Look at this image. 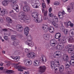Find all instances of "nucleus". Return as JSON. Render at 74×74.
Here are the masks:
<instances>
[{
    "instance_id": "obj_26",
    "label": "nucleus",
    "mask_w": 74,
    "mask_h": 74,
    "mask_svg": "<svg viewBox=\"0 0 74 74\" xmlns=\"http://www.w3.org/2000/svg\"><path fill=\"white\" fill-rule=\"evenodd\" d=\"M69 42H73L74 41V38L73 37H69L68 39Z\"/></svg>"
},
{
    "instance_id": "obj_23",
    "label": "nucleus",
    "mask_w": 74,
    "mask_h": 74,
    "mask_svg": "<svg viewBox=\"0 0 74 74\" xmlns=\"http://www.w3.org/2000/svg\"><path fill=\"white\" fill-rule=\"evenodd\" d=\"M8 0H5L3 1L2 2V4L3 5H7V4H8L7 2H8Z\"/></svg>"
},
{
    "instance_id": "obj_7",
    "label": "nucleus",
    "mask_w": 74,
    "mask_h": 74,
    "mask_svg": "<svg viewBox=\"0 0 74 74\" xmlns=\"http://www.w3.org/2000/svg\"><path fill=\"white\" fill-rule=\"evenodd\" d=\"M50 44L52 47H55L58 44L57 41L55 39H53L51 40L50 41Z\"/></svg>"
},
{
    "instance_id": "obj_49",
    "label": "nucleus",
    "mask_w": 74,
    "mask_h": 74,
    "mask_svg": "<svg viewBox=\"0 0 74 74\" xmlns=\"http://www.w3.org/2000/svg\"><path fill=\"white\" fill-rule=\"evenodd\" d=\"M42 5L43 8H45V5L44 3H42Z\"/></svg>"
},
{
    "instance_id": "obj_34",
    "label": "nucleus",
    "mask_w": 74,
    "mask_h": 74,
    "mask_svg": "<svg viewBox=\"0 0 74 74\" xmlns=\"http://www.w3.org/2000/svg\"><path fill=\"white\" fill-rule=\"evenodd\" d=\"M5 12V10L3 9L1 11V14H2V15H4Z\"/></svg>"
},
{
    "instance_id": "obj_14",
    "label": "nucleus",
    "mask_w": 74,
    "mask_h": 74,
    "mask_svg": "<svg viewBox=\"0 0 74 74\" xmlns=\"http://www.w3.org/2000/svg\"><path fill=\"white\" fill-rule=\"evenodd\" d=\"M51 67L52 69H55V67H56V64L55 63V62L53 61H51Z\"/></svg>"
},
{
    "instance_id": "obj_56",
    "label": "nucleus",
    "mask_w": 74,
    "mask_h": 74,
    "mask_svg": "<svg viewBox=\"0 0 74 74\" xmlns=\"http://www.w3.org/2000/svg\"><path fill=\"white\" fill-rule=\"evenodd\" d=\"M71 23V22L69 21V22H68L67 24V26H70V24Z\"/></svg>"
},
{
    "instance_id": "obj_3",
    "label": "nucleus",
    "mask_w": 74,
    "mask_h": 74,
    "mask_svg": "<svg viewBox=\"0 0 74 74\" xmlns=\"http://www.w3.org/2000/svg\"><path fill=\"white\" fill-rule=\"evenodd\" d=\"M19 64V63H18V64H14V67L16 68V69L18 68V71H23V70H25L26 69V68L24 67L21 66H19L18 65ZM23 69V70H22Z\"/></svg>"
},
{
    "instance_id": "obj_29",
    "label": "nucleus",
    "mask_w": 74,
    "mask_h": 74,
    "mask_svg": "<svg viewBox=\"0 0 74 74\" xmlns=\"http://www.w3.org/2000/svg\"><path fill=\"white\" fill-rule=\"evenodd\" d=\"M6 20L7 21H8V22L9 23H12V20H11V19L10 18H7Z\"/></svg>"
},
{
    "instance_id": "obj_16",
    "label": "nucleus",
    "mask_w": 74,
    "mask_h": 74,
    "mask_svg": "<svg viewBox=\"0 0 74 74\" xmlns=\"http://www.w3.org/2000/svg\"><path fill=\"white\" fill-rule=\"evenodd\" d=\"M48 30H49V32L51 33H54V32H55L54 28L52 26H50Z\"/></svg>"
},
{
    "instance_id": "obj_2",
    "label": "nucleus",
    "mask_w": 74,
    "mask_h": 74,
    "mask_svg": "<svg viewBox=\"0 0 74 74\" xmlns=\"http://www.w3.org/2000/svg\"><path fill=\"white\" fill-rule=\"evenodd\" d=\"M27 39L28 40L25 42V44L26 45H29V47H33L34 46V42L31 41L32 40V37L30 36H28L27 37Z\"/></svg>"
},
{
    "instance_id": "obj_48",
    "label": "nucleus",
    "mask_w": 74,
    "mask_h": 74,
    "mask_svg": "<svg viewBox=\"0 0 74 74\" xmlns=\"http://www.w3.org/2000/svg\"><path fill=\"white\" fill-rule=\"evenodd\" d=\"M59 55H59V54L56 53H55L54 54V56H59Z\"/></svg>"
},
{
    "instance_id": "obj_13",
    "label": "nucleus",
    "mask_w": 74,
    "mask_h": 74,
    "mask_svg": "<svg viewBox=\"0 0 74 74\" xmlns=\"http://www.w3.org/2000/svg\"><path fill=\"white\" fill-rule=\"evenodd\" d=\"M22 21L23 22H25L27 23H29L30 21H31V19L27 17L26 18H24Z\"/></svg>"
},
{
    "instance_id": "obj_32",
    "label": "nucleus",
    "mask_w": 74,
    "mask_h": 74,
    "mask_svg": "<svg viewBox=\"0 0 74 74\" xmlns=\"http://www.w3.org/2000/svg\"><path fill=\"white\" fill-rule=\"evenodd\" d=\"M52 24L55 26V27H58V25H57L56 23L54 21L52 22Z\"/></svg>"
},
{
    "instance_id": "obj_12",
    "label": "nucleus",
    "mask_w": 74,
    "mask_h": 74,
    "mask_svg": "<svg viewBox=\"0 0 74 74\" xmlns=\"http://www.w3.org/2000/svg\"><path fill=\"white\" fill-rule=\"evenodd\" d=\"M18 8L19 6L17 4H14L13 5V8L14 10H16V11L17 12H19V10L18 9Z\"/></svg>"
},
{
    "instance_id": "obj_21",
    "label": "nucleus",
    "mask_w": 74,
    "mask_h": 74,
    "mask_svg": "<svg viewBox=\"0 0 74 74\" xmlns=\"http://www.w3.org/2000/svg\"><path fill=\"white\" fill-rule=\"evenodd\" d=\"M56 49H57L61 50V49H63V46H62V45L58 44L56 47Z\"/></svg>"
},
{
    "instance_id": "obj_40",
    "label": "nucleus",
    "mask_w": 74,
    "mask_h": 74,
    "mask_svg": "<svg viewBox=\"0 0 74 74\" xmlns=\"http://www.w3.org/2000/svg\"><path fill=\"white\" fill-rule=\"evenodd\" d=\"M74 6V3L72 2L71 3V6L72 7V9H73V7Z\"/></svg>"
},
{
    "instance_id": "obj_39",
    "label": "nucleus",
    "mask_w": 74,
    "mask_h": 74,
    "mask_svg": "<svg viewBox=\"0 0 74 74\" xmlns=\"http://www.w3.org/2000/svg\"><path fill=\"white\" fill-rule=\"evenodd\" d=\"M44 13V16H47V14H48V11L46 10Z\"/></svg>"
},
{
    "instance_id": "obj_11",
    "label": "nucleus",
    "mask_w": 74,
    "mask_h": 74,
    "mask_svg": "<svg viewBox=\"0 0 74 74\" xmlns=\"http://www.w3.org/2000/svg\"><path fill=\"white\" fill-rule=\"evenodd\" d=\"M19 14L21 17V20H22L23 19L25 18V13L23 12H20Z\"/></svg>"
},
{
    "instance_id": "obj_59",
    "label": "nucleus",
    "mask_w": 74,
    "mask_h": 74,
    "mask_svg": "<svg viewBox=\"0 0 74 74\" xmlns=\"http://www.w3.org/2000/svg\"><path fill=\"white\" fill-rule=\"evenodd\" d=\"M23 3L25 5H27V2H26V1L24 2Z\"/></svg>"
},
{
    "instance_id": "obj_41",
    "label": "nucleus",
    "mask_w": 74,
    "mask_h": 74,
    "mask_svg": "<svg viewBox=\"0 0 74 74\" xmlns=\"http://www.w3.org/2000/svg\"><path fill=\"white\" fill-rule=\"evenodd\" d=\"M58 16V17H59V18L60 19H62L63 18V14H62V15L60 16Z\"/></svg>"
},
{
    "instance_id": "obj_10",
    "label": "nucleus",
    "mask_w": 74,
    "mask_h": 74,
    "mask_svg": "<svg viewBox=\"0 0 74 74\" xmlns=\"http://www.w3.org/2000/svg\"><path fill=\"white\" fill-rule=\"evenodd\" d=\"M29 27H26L24 29V33L26 36H28V34H29Z\"/></svg>"
},
{
    "instance_id": "obj_63",
    "label": "nucleus",
    "mask_w": 74,
    "mask_h": 74,
    "mask_svg": "<svg viewBox=\"0 0 74 74\" xmlns=\"http://www.w3.org/2000/svg\"><path fill=\"white\" fill-rule=\"evenodd\" d=\"M72 56H71V58H74V53L72 54Z\"/></svg>"
},
{
    "instance_id": "obj_15",
    "label": "nucleus",
    "mask_w": 74,
    "mask_h": 74,
    "mask_svg": "<svg viewBox=\"0 0 74 74\" xmlns=\"http://www.w3.org/2000/svg\"><path fill=\"white\" fill-rule=\"evenodd\" d=\"M23 10L24 11H30V7L28 6H25L23 8Z\"/></svg>"
},
{
    "instance_id": "obj_19",
    "label": "nucleus",
    "mask_w": 74,
    "mask_h": 74,
    "mask_svg": "<svg viewBox=\"0 0 74 74\" xmlns=\"http://www.w3.org/2000/svg\"><path fill=\"white\" fill-rule=\"evenodd\" d=\"M19 44V41L18 40H15L13 42V45L15 47H16Z\"/></svg>"
},
{
    "instance_id": "obj_52",
    "label": "nucleus",
    "mask_w": 74,
    "mask_h": 74,
    "mask_svg": "<svg viewBox=\"0 0 74 74\" xmlns=\"http://www.w3.org/2000/svg\"><path fill=\"white\" fill-rule=\"evenodd\" d=\"M40 60H41V61H42V62H44V59L43 58V57H41L40 59Z\"/></svg>"
},
{
    "instance_id": "obj_53",
    "label": "nucleus",
    "mask_w": 74,
    "mask_h": 74,
    "mask_svg": "<svg viewBox=\"0 0 74 74\" xmlns=\"http://www.w3.org/2000/svg\"><path fill=\"white\" fill-rule=\"evenodd\" d=\"M67 10L69 12H71V10H70V8H68Z\"/></svg>"
},
{
    "instance_id": "obj_62",
    "label": "nucleus",
    "mask_w": 74,
    "mask_h": 74,
    "mask_svg": "<svg viewBox=\"0 0 74 74\" xmlns=\"http://www.w3.org/2000/svg\"><path fill=\"white\" fill-rule=\"evenodd\" d=\"M3 67H1L0 68V70H3Z\"/></svg>"
},
{
    "instance_id": "obj_35",
    "label": "nucleus",
    "mask_w": 74,
    "mask_h": 74,
    "mask_svg": "<svg viewBox=\"0 0 74 74\" xmlns=\"http://www.w3.org/2000/svg\"><path fill=\"white\" fill-rule=\"evenodd\" d=\"M61 41L62 43L64 44V43H66V40L64 38L62 39Z\"/></svg>"
},
{
    "instance_id": "obj_45",
    "label": "nucleus",
    "mask_w": 74,
    "mask_h": 74,
    "mask_svg": "<svg viewBox=\"0 0 74 74\" xmlns=\"http://www.w3.org/2000/svg\"><path fill=\"white\" fill-rule=\"evenodd\" d=\"M12 3L13 4H16V0H12Z\"/></svg>"
},
{
    "instance_id": "obj_57",
    "label": "nucleus",
    "mask_w": 74,
    "mask_h": 74,
    "mask_svg": "<svg viewBox=\"0 0 74 74\" xmlns=\"http://www.w3.org/2000/svg\"><path fill=\"white\" fill-rule=\"evenodd\" d=\"M2 30L3 31L7 32V30H8L7 29H2Z\"/></svg>"
},
{
    "instance_id": "obj_4",
    "label": "nucleus",
    "mask_w": 74,
    "mask_h": 74,
    "mask_svg": "<svg viewBox=\"0 0 74 74\" xmlns=\"http://www.w3.org/2000/svg\"><path fill=\"white\" fill-rule=\"evenodd\" d=\"M27 56L29 58H31V59H34L36 57V53L33 52H31L28 53L27 55Z\"/></svg>"
},
{
    "instance_id": "obj_43",
    "label": "nucleus",
    "mask_w": 74,
    "mask_h": 74,
    "mask_svg": "<svg viewBox=\"0 0 74 74\" xmlns=\"http://www.w3.org/2000/svg\"><path fill=\"white\" fill-rule=\"evenodd\" d=\"M54 22H58V18H54Z\"/></svg>"
},
{
    "instance_id": "obj_54",
    "label": "nucleus",
    "mask_w": 74,
    "mask_h": 74,
    "mask_svg": "<svg viewBox=\"0 0 74 74\" xmlns=\"http://www.w3.org/2000/svg\"><path fill=\"white\" fill-rule=\"evenodd\" d=\"M52 8H50L49 9V12H51V11H52Z\"/></svg>"
},
{
    "instance_id": "obj_25",
    "label": "nucleus",
    "mask_w": 74,
    "mask_h": 74,
    "mask_svg": "<svg viewBox=\"0 0 74 74\" xmlns=\"http://www.w3.org/2000/svg\"><path fill=\"white\" fill-rule=\"evenodd\" d=\"M14 72L12 70H7L5 71V73H7L8 74H11V73H12Z\"/></svg>"
},
{
    "instance_id": "obj_6",
    "label": "nucleus",
    "mask_w": 74,
    "mask_h": 74,
    "mask_svg": "<svg viewBox=\"0 0 74 74\" xmlns=\"http://www.w3.org/2000/svg\"><path fill=\"white\" fill-rule=\"evenodd\" d=\"M63 60L64 62H66V63H69L70 64V60L67 55H65L63 56Z\"/></svg>"
},
{
    "instance_id": "obj_8",
    "label": "nucleus",
    "mask_w": 74,
    "mask_h": 74,
    "mask_svg": "<svg viewBox=\"0 0 74 74\" xmlns=\"http://www.w3.org/2000/svg\"><path fill=\"white\" fill-rule=\"evenodd\" d=\"M32 64V61L30 60H26L25 62V64L27 66H30Z\"/></svg>"
},
{
    "instance_id": "obj_42",
    "label": "nucleus",
    "mask_w": 74,
    "mask_h": 74,
    "mask_svg": "<svg viewBox=\"0 0 74 74\" xmlns=\"http://www.w3.org/2000/svg\"><path fill=\"white\" fill-rule=\"evenodd\" d=\"M69 64V63H66L67 64H65V66L66 68H69V67H70V65Z\"/></svg>"
},
{
    "instance_id": "obj_64",
    "label": "nucleus",
    "mask_w": 74,
    "mask_h": 74,
    "mask_svg": "<svg viewBox=\"0 0 74 74\" xmlns=\"http://www.w3.org/2000/svg\"><path fill=\"white\" fill-rule=\"evenodd\" d=\"M24 74H29V73L28 72H25Z\"/></svg>"
},
{
    "instance_id": "obj_44",
    "label": "nucleus",
    "mask_w": 74,
    "mask_h": 74,
    "mask_svg": "<svg viewBox=\"0 0 74 74\" xmlns=\"http://www.w3.org/2000/svg\"><path fill=\"white\" fill-rule=\"evenodd\" d=\"M55 53H56L57 54H58L59 55H60V54L61 53H60V52L59 51H56L55 52Z\"/></svg>"
},
{
    "instance_id": "obj_5",
    "label": "nucleus",
    "mask_w": 74,
    "mask_h": 74,
    "mask_svg": "<svg viewBox=\"0 0 74 74\" xmlns=\"http://www.w3.org/2000/svg\"><path fill=\"white\" fill-rule=\"evenodd\" d=\"M16 29L17 32H22L23 30V28L21 25H18L16 26Z\"/></svg>"
},
{
    "instance_id": "obj_58",
    "label": "nucleus",
    "mask_w": 74,
    "mask_h": 74,
    "mask_svg": "<svg viewBox=\"0 0 74 74\" xmlns=\"http://www.w3.org/2000/svg\"><path fill=\"white\" fill-rule=\"evenodd\" d=\"M47 2L48 4H49L50 3V0H47Z\"/></svg>"
},
{
    "instance_id": "obj_22",
    "label": "nucleus",
    "mask_w": 74,
    "mask_h": 74,
    "mask_svg": "<svg viewBox=\"0 0 74 74\" xmlns=\"http://www.w3.org/2000/svg\"><path fill=\"white\" fill-rule=\"evenodd\" d=\"M34 64L35 66H40V62L37 61H35L34 62Z\"/></svg>"
},
{
    "instance_id": "obj_51",
    "label": "nucleus",
    "mask_w": 74,
    "mask_h": 74,
    "mask_svg": "<svg viewBox=\"0 0 74 74\" xmlns=\"http://www.w3.org/2000/svg\"><path fill=\"white\" fill-rule=\"evenodd\" d=\"M47 16H44V20H46L48 19V17H47Z\"/></svg>"
},
{
    "instance_id": "obj_46",
    "label": "nucleus",
    "mask_w": 74,
    "mask_h": 74,
    "mask_svg": "<svg viewBox=\"0 0 74 74\" xmlns=\"http://www.w3.org/2000/svg\"><path fill=\"white\" fill-rule=\"evenodd\" d=\"M54 4L55 5H58L59 4V3L58 1H56L55 2Z\"/></svg>"
},
{
    "instance_id": "obj_28",
    "label": "nucleus",
    "mask_w": 74,
    "mask_h": 74,
    "mask_svg": "<svg viewBox=\"0 0 74 74\" xmlns=\"http://www.w3.org/2000/svg\"><path fill=\"white\" fill-rule=\"evenodd\" d=\"M64 11H63L62 12H61V11L59 12L58 13V16H60V15H64Z\"/></svg>"
},
{
    "instance_id": "obj_24",
    "label": "nucleus",
    "mask_w": 74,
    "mask_h": 74,
    "mask_svg": "<svg viewBox=\"0 0 74 74\" xmlns=\"http://www.w3.org/2000/svg\"><path fill=\"white\" fill-rule=\"evenodd\" d=\"M32 6H33L34 8H38V5H37V3L34 4V3H32Z\"/></svg>"
},
{
    "instance_id": "obj_31",
    "label": "nucleus",
    "mask_w": 74,
    "mask_h": 74,
    "mask_svg": "<svg viewBox=\"0 0 74 74\" xmlns=\"http://www.w3.org/2000/svg\"><path fill=\"white\" fill-rule=\"evenodd\" d=\"M15 37H16V36L14 35H12L11 36V39L12 40H16V38Z\"/></svg>"
},
{
    "instance_id": "obj_9",
    "label": "nucleus",
    "mask_w": 74,
    "mask_h": 74,
    "mask_svg": "<svg viewBox=\"0 0 74 74\" xmlns=\"http://www.w3.org/2000/svg\"><path fill=\"white\" fill-rule=\"evenodd\" d=\"M46 70V67L45 66H40L39 68V70L40 72L41 73L45 72Z\"/></svg>"
},
{
    "instance_id": "obj_37",
    "label": "nucleus",
    "mask_w": 74,
    "mask_h": 74,
    "mask_svg": "<svg viewBox=\"0 0 74 74\" xmlns=\"http://www.w3.org/2000/svg\"><path fill=\"white\" fill-rule=\"evenodd\" d=\"M64 33L65 34L67 35L68 34V31L67 29H65L64 31Z\"/></svg>"
},
{
    "instance_id": "obj_18",
    "label": "nucleus",
    "mask_w": 74,
    "mask_h": 74,
    "mask_svg": "<svg viewBox=\"0 0 74 74\" xmlns=\"http://www.w3.org/2000/svg\"><path fill=\"white\" fill-rule=\"evenodd\" d=\"M11 57L12 59H14L15 60V61L16 62H18V61H19V56H16V57H14V56H11Z\"/></svg>"
},
{
    "instance_id": "obj_50",
    "label": "nucleus",
    "mask_w": 74,
    "mask_h": 74,
    "mask_svg": "<svg viewBox=\"0 0 74 74\" xmlns=\"http://www.w3.org/2000/svg\"><path fill=\"white\" fill-rule=\"evenodd\" d=\"M25 52H26V53H27L29 52V49H25Z\"/></svg>"
},
{
    "instance_id": "obj_47",
    "label": "nucleus",
    "mask_w": 74,
    "mask_h": 74,
    "mask_svg": "<svg viewBox=\"0 0 74 74\" xmlns=\"http://www.w3.org/2000/svg\"><path fill=\"white\" fill-rule=\"evenodd\" d=\"M4 38L5 40L7 41V40L8 39V36H5L4 37Z\"/></svg>"
},
{
    "instance_id": "obj_20",
    "label": "nucleus",
    "mask_w": 74,
    "mask_h": 74,
    "mask_svg": "<svg viewBox=\"0 0 74 74\" xmlns=\"http://www.w3.org/2000/svg\"><path fill=\"white\" fill-rule=\"evenodd\" d=\"M60 37H61V35L59 33H56L55 36V38L56 39H58V38H59Z\"/></svg>"
},
{
    "instance_id": "obj_27",
    "label": "nucleus",
    "mask_w": 74,
    "mask_h": 74,
    "mask_svg": "<svg viewBox=\"0 0 74 74\" xmlns=\"http://www.w3.org/2000/svg\"><path fill=\"white\" fill-rule=\"evenodd\" d=\"M21 51H14V54L15 55H18L20 54Z\"/></svg>"
},
{
    "instance_id": "obj_1",
    "label": "nucleus",
    "mask_w": 74,
    "mask_h": 74,
    "mask_svg": "<svg viewBox=\"0 0 74 74\" xmlns=\"http://www.w3.org/2000/svg\"><path fill=\"white\" fill-rule=\"evenodd\" d=\"M32 16L33 18H34V21L36 23H41L42 21V19L41 18L38 17V14L37 12H33L32 14Z\"/></svg>"
},
{
    "instance_id": "obj_60",
    "label": "nucleus",
    "mask_w": 74,
    "mask_h": 74,
    "mask_svg": "<svg viewBox=\"0 0 74 74\" xmlns=\"http://www.w3.org/2000/svg\"><path fill=\"white\" fill-rule=\"evenodd\" d=\"M52 14V13H51V12H49V16H51V14Z\"/></svg>"
},
{
    "instance_id": "obj_33",
    "label": "nucleus",
    "mask_w": 74,
    "mask_h": 74,
    "mask_svg": "<svg viewBox=\"0 0 74 74\" xmlns=\"http://www.w3.org/2000/svg\"><path fill=\"white\" fill-rule=\"evenodd\" d=\"M43 37L45 39L47 40L48 38V35L47 34H45L43 35Z\"/></svg>"
},
{
    "instance_id": "obj_38",
    "label": "nucleus",
    "mask_w": 74,
    "mask_h": 74,
    "mask_svg": "<svg viewBox=\"0 0 74 74\" xmlns=\"http://www.w3.org/2000/svg\"><path fill=\"white\" fill-rule=\"evenodd\" d=\"M73 51V50L71 48L69 49L68 52L69 53H71V52Z\"/></svg>"
},
{
    "instance_id": "obj_61",
    "label": "nucleus",
    "mask_w": 74,
    "mask_h": 74,
    "mask_svg": "<svg viewBox=\"0 0 74 74\" xmlns=\"http://www.w3.org/2000/svg\"><path fill=\"white\" fill-rule=\"evenodd\" d=\"M68 47H69V48H70V47H72V45H68Z\"/></svg>"
},
{
    "instance_id": "obj_30",
    "label": "nucleus",
    "mask_w": 74,
    "mask_h": 74,
    "mask_svg": "<svg viewBox=\"0 0 74 74\" xmlns=\"http://www.w3.org/2000/svg\"><path fill=\"white\" fill-rule=\"evenodd\" d=\"M59 69L60 71H63L64 70V67L63 66H62V67H59Z\"/></svg>"
},
{
    "instance_id": "obj_17",
    "label": "nucleus",
    "mask_w": 74,
    "mask_h": 74,
    "mask_svg": "<svg viewBox=\"0 0 74 74\" xmlns=\"http://www.w3.org/2000/svg\"><path fill=\"white\" fill-rule=\"evenodd\" d=\"M42 28L43 30H44L45 32H47L48 30V27L47 25H43V27H42Z\"/></svg>"
},
{
    "instance_id": "obj_55",
    "label": "nucleus",
    "mask_w": 74,
    "mask_h": 74,
    "mask_svg": "<svg viewBox=\"0 0 74 74\" xmlns=\"http://www.w3.org/2000/svg\"><path fill=\"white\" fill-rule=\"evenodd\" d=\"M69 26H70L71 27H73V26H74V24L71 23Z\"/></svg>"
},
{
    "instance_id": "obj_36",
    "label": "nucleus",
    "mask_w": 74,
    "mask_h": 74,
    "mask_svg": "<svg viewBox=\"0 0 74 74\" xmlns=\"http://www.w3.org/2000/svg\"><path fill=\"white\" fill-rule=\"evenodd\" d=\"M70 34H71L72 36H73L74 34V29H72L70 31Z\"/></svg>"
}]
</instances>
